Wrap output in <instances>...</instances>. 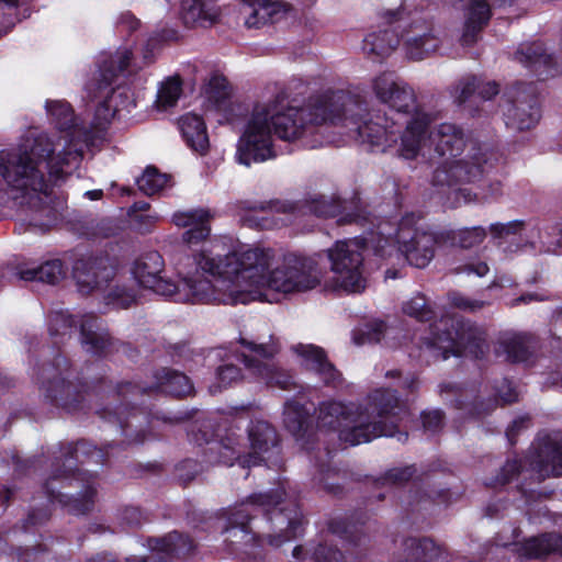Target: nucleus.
Returning a JSON list of instances; mask_svg holds the SVG:
<instances>
[{"label": "nucleus", "instance_id": "obj_1", "mask_svg": "<svg viewBox=\"0 0 562 562\" xmlns=\"http://www.w3.org/2000/svg\"><path fill=\"white\" fill-rule=\"evenodd\" d=\"M273 260L271 248L222 237L179 261L177 283L160 276L165 262L157 251L137 258L132 274L139 286L180 303H277L321 283L322 272L311 259L288 256L270 270Z\"/></svg>", "mask_w": 562, "mask_h": 562}, {"label": "nucleus", "instance_id": "obj_2", "mask_svg": "<svg viewBox=\"0 0 562 562\" xmlns=\"http://www.w3.org/2000/svg\"><path fill=\"white\" fill-rule=\"evenodd\" d=\"M371 88L376 99L389 105V114L363 115L362 104L344 91L327 92L307 109H284L278 99L257 102L238 139L236 161L249 167L274 158V135L316 148L338 143L337 134L385 150L397 142L400 126L407 127V121L420 111L416 109L413 89L394 72L375 75Z\"/></svg>", "mask_w": 562, "mask_h": 562}, {"label": "nucleus", "instance_id": "obj_3", "mask_svg": "<svg viewBox=\"0 0 562 562\" xmlns=\"http://www.w3.org/2000/svg\"><path fill=\"white\" fill-rule=\"evenodd\" d=\"M46 111L64 132L57 140L44 133L30 132L19 149V155L2 171V178L31 202L65 180L81 157V147L75 140L77 128L74 114L65 101H47Z\"/></svg>", "mask_w": 562, "mask_h": 562}, {"label": "nucleus", "instance_id": "obj_4", "mask_svg": "<svg viewBox=\"0 0 562 562\" xmlns=\"http://www.w3.org/2000/svg\"><path fill=\"white\" fill-rule=\"evenodd\" d=\"M430 117L424 112H416L407 127L401 134L398 151L406 159L423 157L432 159L434 153L442 159L435 171L437 184L452 186L470 182L479 178L484 169L476 156L459 158L465 146L463 131L452 123H441L428 132Z\"/></svg>", "mask_w": 562, "mask_h": 562}, {"label": "nucleus", "instance_id": "obj_5", "mask_svg": "<svg viewBox=\"0 0 562 562\" xmlns=\"http://www.w3.org/2000/svg\"><path fill=\"white\" fill-rule=\"evenodd\" d=\"M397 397L389 390H375L364 408L353 403L324 402L318 408V432H334L349 446L369 442L378 437L395 435L394 418Z\"/></svg>", "mask_w": 562, "mask_h": 562}, {"label": "nucleus", "instance_id": "obj_6", "mask_svg": "<svg viewBox=\"0 0 562 562\" xmlns=\"http://www.w3.org/2000/svg\"><path fill=\"white\" fill-rule=\"evenodd\" d=\"M375 252L392 256L401 252L406 260L417 268H425L435 256L439 237L417 226L414 214L405 215L394 227L390 222H381L378 226Z\"/></svg>", "mask_w": 562, "mask_h": 562}, {"label": "nucleus", "instance_id": "obj_7", "mask_svg": "<svg viewBox=\"0 0 562 562\" xmlns=\"http://www.w3.org/2000/svg\"><path fill=\"white\" fill-rule=\"evenodd\" d=\"M378 234L370 237L353 238L336 241L328 250L331 278L326 286L333 291L361 293L367 288V277L363 265L366 244H372L375 249Z\"/></svg>", "mask_w": 562, "mask_h": 562}, {"label": "nucleus", "instance_id": "obj_8", "mask_svg": "<svg viewBox=\"0 0 562 562\" xmlns=\"http://www.w3.org/2000/svg\"><path fill=\"white\" fill-rule=\"evenodd\" d=\"M435 330L424 342L435 358L447 359L450 355L480 358L487 348L484 331L457 317H442Z\"/></svg>", "mask_w": 562, "mask_h": 562}, {"label": "nucleus", "instance_id": "obj_9", "mask_svg": "<svg viewBox=\"0 0 562 562\" xmlns=\"http://www.w3.org/2000/svg\"><path fill=\"white\" fill-rule=\"evenodd\" d=\"M247 446L234 431L228 432L218 445L220 462L232 465L234 461L243 468L259 465L272 453L277 445V432L265 420H254L248 428Z\"/></svg>", "mask_w": 562, "mask_h": 562}, {"label": "nucleus", "instance_id": "obj_10", "mask_svg": "<svg viewBox=\"0 0 562 562\" xmlns=\"http://www.w3.org/2000/svg\"><path fill=\"white\" fill-rule=\"evenodd\" d=\"M132 60V53L128 48H120L110 61H103L100 67V80L88 85V92L93 98H104L102 103L95 110V126L103 127L108 124L122 108L123 92L110 88L114 77L119 74L136 68Z\"/></svg>", "mask_w": 562, "mask_h": 562}, {"label": "nucleus", "instance_id": "obj_11", "mask_svg": "<svg viewBox=\"0 0 562 562\" xmlns=\"http://www.w3.org/2000/svg\"><path fill=\"white\" fill-rule=\"evenodd\" d=\"M239 342L244 348L241 351L243 362L254 378L268 385L288 387L289 376L280 372L270 361L279 351V347L270 334L250 338L240 337Z\"/></svg>", "mask_w": 562, "mask_h": 562}, {"label": "nucleus", "instance_id": "obj_12", "mask_svg": "<svg viewBox=\"0 0 562 562\" xmlns=\"http://www.w3.org/2000/svg\"><path fill=\"white\" fill-rule=\"evenodd\" d=\"M283 495L284 492L278 490L273 494L255 495L250 501L252 505L262 507L263 512L269 515V520L277 529L274 535L269 536V542L276 547L295 538L302 526V515L295 505L281 506Z\"/></svg>", "mask_w": 562, "mask_h": 562}, {"label": "nucleus", "instance_id": "obj_13", "mask_svg": "<svg viewBox=\"0 0 562 562\" xmlns=\"http://www.w3.org/2000/svg\"><path fill=\"white\" fill-rule=\"evenodd\" d=\"M401 34L400 42L409 59L420 60L428 57L438 47V38L425 20L417 19L409 23L396 20Z\"/></svg>", "mask_w": 562, "mask_h": 562}, {"label": "nucleus", "instance_id": "obj_14", "mask_svg": "<svg viewBox=\"0 0 562 562\" xmlns=\"http://www.w3.org/2000/svg\"><path fill=\"white\" fill-rule=\"evenodd\" d=\"M114 277V269L105 260L79 261L74 267L78 290L89 294L94 290L104 291Z\"/></svg>", "mask_w": 562, "mask_h": 562}, {"label": "nucleus", "instance_id": "obj_15", "mask_svg": "<svg viewBox=\"0 0 562 562\" xmlns=\"http://www.w3.org/2000/svg\"><path fill=\"white\" fill-rule=\"evenodd\" d=\"M63 323L65 327L80 326L81 342L88 352L99 353L105 349L108 342V334L101 330L94 316H83L78 319L75 316L58 314L50 321V331L53 326Z\"/></svg>", "mask_w": 562, "mask_h": 562}, {"label": "nucleus", "instance_id": "obj_16", "mask_svg": "<svg viewBox=\"0 0 562 562\" xmlns=\"http://www.w3.org/2000/svg\"><path fill=\"white\" fill-rule=\"evenodd\" d=\"M250 512L248 505L236 508L228 518L229 526L226 528V540L233 546L236 552L255 554L256 537L248 528Z\"/></svg>", "mask_w": 562, "mask_h": 562}, {"label": "nucleus", "instance_id": "obj_17", "mask_svg": "<svg viewBox=\"0 0 562 562\" xmlns=\"http://www.w3.org/2000/svg\"><path fill=\"white\" fill-rule=\"evenodd\" d=\"M300 363L307 370L315 372L325 384L337 385L340 381L339 372L328 362L325 352L317 346L300 344L293 347Z\"/></svg>", "mask_w": 562, "mask_h": 562}, {"label": "nucleus", "instance_id": "obj_18", "mask_svg": "<svg viewBox=\"0 0 562 562\" xmlns=\"http://www.w3.org/2000/svg\"><path fill=\"white\" fill-rule=\"evenodd\" d=\"M213 214L206 209H195L177 212L172 215V222L179 227H188L183 233V240L194 244L204 240L211 233L210 222Z\"/></svg>", "mask_w": 562, "mask_h": 562}, {"label": "nucleus", "instance_id": "obj_19", "mask_svg": "<svg viewBox=\"0 0 562 562\" xmlns=\"http://www.w3.org/2000/svg\"><path fill=\"white\" fill-rule=\"evenodd\" d=\"M240 13L246 26L259 27L279 20L285 5L279 0H241Z\"/></svg>", "mask_w": 562, "mask_h": 562}, {"label": "nucleus", "instance_id": "obj_20", "mask_svg": "<svg viewBox=\"0 0 562 562\" xmlns=\"http://www.w3.org/2000/svg\"><path fill=\"white\" fill-rule=\"evenodd\" d=\"M149 548L151 553L146 558H133V562H167L165 557L171 554H187L193 548V542L188 537H184L178 532L169 533L161 539L149 540Z\"/></svg>", "mask_w": 562, "mask_h": 562}, {"label": "nucleus", "instance_id": "obj_21", "mask_svg": "<svg viewBox=\"0 0 562 562\" xmlns=\"http://www.w3.org/2000/svg\"><path fill=\"white\" fill-rule=\"evenodd\" d=\"M439 548L428 538H407L393 553L392 562H430L439 554Z\"/></svg>", "mask_w": 562, "mask_h": 562}, {"label": "nucleus", "instance_id": "obj_22", "mask_svg": "<svg viewBox=\"0 0 562 562\" xmlns=\"http://www.w3.org/2000/svg\"><path fill=\"white\" fill-rule=\"evenodd\" d=\"M205 94L211 103L206 112L215 111L223 113V119L231 121L229 112L234 105L228 99L229 92L226 78L220 74H213L206 83Z\"/></svg>", "mask_w": 562, "mask_h": 562}, {"label": "nucleus", "instance_id": "obj_23", "mask_svg": "<svg viewBox=\"0 0 562 562\" xmlns=\"http://www.w3.org/2000/svg\"><path fill=\"white\" fill-rule=\"evenodd\" d=\"M490 19V8L485 0H470L465 13L464 30L461 36L463 45H472L477 34Z\"/></svg>", "mask_w": 562, "mask_h": 562}, {"label": "nucleus", "instance_id": "obj_24", "mask_svg": "<svg viewBox=\"0 0 562 562\" xmlns=\"http://www.w3.org/2000/svg\"><path fill=\"white\" fill-rule=\"evenodd\" d=\"M517 59L521 63H526L538 72L539 76H554L559 71L558 61L553 59L552 55L546 53L543 45L540 43L524 46V48L518 52Z\"/></svg>", "mask_w": 562, "mask_h": 562}, {"label": "nucleus", "instance_id": "obj_25", "mask_svg": "<svg viewBox=\"0 0 562 562\" xmlns=\"http://www.w3.org/2000/svg\"><path fill=\"white\" fill-rule=\"evenodd\" d=\"M539 119L540 109L536 99L528 102L519 99L506 113V124L518 131L533 127Z\"/></svg>", "mask_w": 562, "mask_h": 562}, {"label": "nucleus", "instance_id": "obj_26", "mask_svg": "<svg viewBox=\"0 0 562 562\" xmlns=\"http://www.w3.org/2000/svg\"><path fill=\"white\" fill-rule=\"evenodd\" d=\"M179 126L183 138L191 149L200 154H204L207 150L209 137L202 117L188 113L180 119Z\"/></svg>", "mask_w": 562, "mask_h": 562}, {"label": "nucleus", "instance_id": "obj_27", "mask_svg": "<svg viewBox=\"0 0 562 562\" xmlns=\"http://www.w3.org/2000/svg\"><path fill=\"white\" fill-rule=\"evenodd\" d=\"M397 25L368 34L363 41V50L378 57L389 56L400 44Z\"/></svg>", "mask_w": 562, "mask_h": 562}, {"label": "nucleus", "instance_id": "obj_28", "mask_svg": "<svg viewBox=\"0 0 562 562\" xmlns=\"http://www.w3.org/2000/svg\"><path fill=\"white\" fill-rule=\"evenodd\" d=\"M520 553L527 558H542L549 554L562 555V537L557 533L531 537L521 544Z\"/></svg>", "mask_w": 562, "mask_h": 562}, {"label": "nucleus", "instance_id": "obj_29", "mask_svg": "<svg viewBox=\"0 0 562 562\" xmlns=\"http://www.w3.org/2000/svg\"><path fill=\"white\" fill-rule=\"evenodd\" d=\"M498 91V85L495 81H482L473 77L458 85L456 98L459 103H463L476 94L482 100H490L492 97L496 95Z\"/></svg>", "mask_w": 562, "mask_h": 562}, {"label": "nucleus", "instance_id": "obj_30", "mask_svg": "<svg viewBox=\"0 0 562 562\" xmlns=\"http://www.w3.org/2000/svg\"><path fill=\"white\" fill-rule=\"evenodd\" d=\"M19 276L25 281H41L55 284L65 277V269L60 260L54 259L36 268L21 270Z\"/></svg>", "mask_w": 562, "mask_h": 562}, {"label": "nucleus", "instance_id": "obj_31", "mask_svg": "<svg viewBox=\"0 0 562 562\" xmlns=\"http://www.w3.org/2000/svg\"><path fill=\"white\" fill-rule=\"evenodd\" d=\"M453 194L456 196V201L450 204L452 207H456L461 203L491 202L502 196L503 184L499 180H488L484 181L481 186L480 192H467L465 190H460L459 192H453Z\"/></svg>", "mask_w": 562, "mask_h": 562}, {"label": "nucleus", "instance_id": "obj_32", "mask_svg": "<svg viewBox=\"0 0 562 562\" xmlns=\"http://www.w3.org/2000/svg\"><path fill=\"white\" fill-rule=\"evenodd\" d=\"M536 469L540 475H560L562 470V442L547 443L540 448Z\"/></svg>", "mask_w": 562, "mask_h": 562}, {"label": "nucleus", "instance_id": "obj_33", "mask_svg": "<svg viewBox=\"0 0 562 562\" xmlns=\"http://www.w3.org/2000/svg\"><path fill=\"white\" fill-rule=\"evenodd\" d=\"M307 415L308 411L295 402H288L284 406V426L297 440H303L308 432Z\"/></svg>", "mask_w": 562, "mask_h": 562}, {"label": "nucleus", "instance_id": "obj_34", "mask_svg": "<svg viewBox=\"0 0 562 562\" xmlns=\"http://www.w3.org/2000/svg\"><path fill=\"white\" fill-rule=\"evenodd\" d=\"M293 558L299 562H345L342 553L327 543H319L305 551L296 547Z\"/></svg>", "mask_w": 562, "mask_h": 562}, {"label": "nucleus", "instance_id": "obj_35", "mask_svg": "<svg viewBox=\"0 0 562 562\" xmlns=\"http://www.w3.org/2000/svg\"><path fill=\"white\" fill-rule=\"evenodd\" d=\"M497 352L505 353L512 362L525 361L528 358V338L522 334L506 333L499 339Z\"/></svg>", "mask_w": 562, "mask_h": 562}, {"label": "nucleus", "instance_id": "obj_36", "mask_svg": "<svg viewBox=\"0 0 562 562\" xmlns=\"http://www.w3.org/2000/svg\"><path fill=\"white\" fill-rule=\"evenodd\" d=\"M156 387L175 396L189 395L193 389L190 380L184 374L169 369L162 370Z\"/></svg>", "mask_w": 562, "mask_h": 562}, {"label": "nucleus", "instance_id": "obj_37", "mask_svg": "<svg viewBox=\"0 0 562 562\" xmlns=\"http://www.w3.org/2000/svg\"><path fill=\"white\" fill-rule=\"evenodd\" d=\"M182 93V82L178 76L164 80L157 92L156 106L160 111H167L175 106Z\"/></svg>", "mask_w": 562, "mask_h": 562}, {"label": "nucleus", "instance_id": "obj_38", "mask_svg": "<svg viewBox=\"0 0 562 562\" xmlns=\"http://www.w3.org/2000/svg\"><path fill=\"white\" fill-rule=\"evenodd\" d=\"M169 181V176L160 173L154 167H148L143 175L137 178V186L143 193L153 195L168 187Z\"/></svg>", "mask_w": 562, "mask_h": 562}, {"label": "nucleus", "instance_id": "obj_39", "mask_svg": "<svg viewBox=\"0 0 562 562\" xmlns=\"http://www.w3.org/2000/svg\"><path fill=\"white\" fill-rule=\"evenodd\" d=\"M278 213H283L285 216L274 218V216L270 220L268 217H261L262 223L259 225L262 228H272L279 227L281 225H285L291 222V216H297V214L303 212L296 207V205L292 203H277L273 206Z\"/></svg>", "mask_w": 562, "mask_h": 562}, {"label": "nucleus", "instance_id": "obj_40", "mask_svg": "<svg viewBox=\"0 0 562 562\" xmlns=\"http://www.w3.org/2000/svg\"><path fill=\"white\" fill-rule=\"evenodd\" d=\"M486 237L485 228L481 226L462 228L458 231L453 239L463 248H471L481 244Z\"/></svg>", "mask_w": 562, "mask_h": 562}, {"label": "nucleus", "instance_id": "obj_41", "mask_svg": "<svg viewBox=\"0 0 562 562\" xmlns=\"http://www.w3.org/2000/svg\"><path fill=\"white\" fill-rule=\"evenodd\" d=\"M403 311L408 316L415 317L422 322L429 321L432 317V311L427 307L426 299L420 294L405 302Z\"/></svg>", "mask_w": 562, "mask_h": 562}, {"label": "nucleus", "instance_id": "obj_42", "mask_svg": "<svg viewBox=\"0 0 562 562\" xmlns=\"http://www.w3.org/2000/svg\"><path fill=\"white\" fill-rule=\"evenodd\" d=\"M94 491L89 488L83 495H81V499L67 497V501H64V495H57L53 497V502L58 501L59 503L67 506L71 512L76 514L86 513L93 503Z\"/></svg>", "mask_w": 562, "mask_h": 562}, {"label": "nucleus", "instance_id": "obj_43", "mask_svg": "<svg viewBox=\"0 0 562 562\" xmlns=\"http://www.w3.org/2000/svg\"><path fill=\"white\" fill-rule=\"evenodd\" d=\"M540 240L549 252L562 254V226H551L540 234Z\"/></svg>", "mask_w": 562, "mask_h": 562}, {"label": "nucleus", "instance_id": "obj_44", "mask_svg": "<svg viewBox=\"0 0 562 562\" xmlns=\"http://www.w3.org/2000/svg\"><path fill=\"white\" fill-rule=\"evenodd\" d=\"M137 294L134 290L115 286L106 295V303L115 307L125 308L136 301Z\"/></svg>", "mask_w": 562, "mask_h": 562}, {"label": "nucleus", "instance_id": "obj_45", "mask_svg": "<svg viewBox=\"0 0 562 562\" xmlns=\"http://www.w3.org/2000/svg\"><path fill=\"white\" fill-rule=\"evenodd\" d=\"M524 227L522 221H512L508 223H494L490 226V232L494 237H507L518 234Z\"/></svg>", "mask_w": 562, "mask_h": 562}, {"label": "nucleus", "instance_id": "obj_46", "mask_svg": "<svg viewBox=\"0 0 562 562\" xmlns=\"http://www.w3.org/2000/svg\"><path fill=\"white\" fill-rule=\"evenodd\" d=\"M450 303L463 311L474 312L483 307L484 303L477 300H471L460 293H451L449 295Z\"/></svg>", "mask_w": 562, "mask_h": 562}, {"label": "nucleus", "instance_id": "obj_47", "mask_svg": "<svg viewBox=\"0 0 562 562\" xmlns=\"http://www.w3.org/2000/svg\"><path fill=\"white\" fill-rule=\"evenodd\" d=\"M307 209L318 217H328L335 215L336 206L329 203L325 198H321L313 200Z\"/></svg>", "mask_w": 562, "mask_h": 562}, {"label": "nucleus", "instance_id": "obj_48", "mask_svg": "<svg viewBox=\"0 0 562 562\" xmlns=\"http://www.w3.org/2000/svg\"><path fill=\"white\" fill-rule=\"evenodd\" d=\"M240 379V371L237 367L225 364L217 370V380L223 386H227Z\"/></svg>", "mask_w": 562, "mask_h": 562}, {"label": "nucleus", "instance_id": "obj_49", "mask_svg": "<svg viewBox=\"0 0 562 562\" xmlns=\"http://www.w3.org/2000/svg\"><path fill=\"white\" fill-rule=\"evenodd\" d=\"M442 424V413L440 411H431L423 414V425L426 429L435 431Z\"/></svg>", "mask_w": 562, "mask_h": 562}, {"label": "nucleus", "instance_id": "obj_50", "mask_svg": "<svg viewBox=\"0 0 562 562\" xmlns=\"http://www.w3.org/2000/svg\"><path fill=\"white\" fill-rule=\"evenodd\" d=\"M413 473L414 470L409 467L404 469H393L387 473L386 480L392 483H402L412 477Z\"/></svg>", "mask_w": 562, "mask_h": 562}, {"label": "nucleus", "instance_id": "obj_51", "mask_svg": "<svg viewBox=\"0 0 562 562\" xmlns=\"http://www.w3.org/2000/svg\"><path fill=\"white\" fill-rule=\"evenodd\" d=\"M490 268L485 262L477 261L465 265L458 269V272H464L468 274H475L477 277H484L488 272Z\"/></svg>", "mask_w": 562, "mask_h": 562}, {"label": "nucleus", "instance_id": "obj_52", "mask_svg": "<svg viewBox=\"0 0 562 562\" xmlns=\"http://www.w3.org/2000/svg\"><path fill=\"white\" fill-rule=\"evenodd\" d=\"M519 468H520V465L518 464L517 461H508L506 463V465L504 467V472L506 474L503 475L498 482L501 484H505L506 482H508L510 480V475L517 473L519 471Z\"/></svg>", "mask_w": 562, "mask_h": 562}, {"label": "nucleus", "instance_id": "obj_53", "mask_svg": "<svg viewBox=\"0 0 562 562\" xmlns=\"http://www.w3.org/2000/svg\"><path fill=\"white\" fill-rule=\"evenodd\" d=\"M383 327H384L383 323L376 324V330L374 331V334L370 335L369 333H367L368 337L366 339H362V340H359L357 337H355V342L357 345H361V344H364L366 341H368V342H378V341H380ZM362 334H366V333L363 331Z\"/></svg>", "mask_w": 562, "mask_h": 562}, {"label": "nucleus", "instance_id": "obj_54", "mask_svg": "<svg viewBox=\"0 0 562 562\" xmlns=\"http://www.w3.org/2000/svg\"><path fill=\"white\" fill-rule=\"evenodd\" d=\"M64 386H65V382H64V380H60V379L49 382L47 386L43 385V387L47 392V396L53 397V398L56 397V391L58 389H64Z\"/></svg>", "mask_w": 562, "mask_h": 562}, {"label": "nucleus", "instance_id": "obj_55", "mask_svg": "<svg viewBox=\"0 0 562 562\" xmlns=\"http://www.w3.org/2000/svg\"><path fill=\"white\" fill-rule=\"evenodd\" d=\"M543 299H544V296H542V295H539L537 293H530L527 295L519 296L518 299L514 300L510 304L518 305L520 303H529L532 301H542Z\"/></svg>", "mask_w": 562, "mask_h": 562}, {"label": "nucleus", "instance_id": "obj_56", "mask_svg": "<svg viewBox=\"0 0 562 562\" xmlns=\"http://www.w3.org/2000/svg\"><path fill=\"white\" fill-rule=\"evenodd\" d=\"M398 385L406 389H412L415 385V378L407 376L405 379L400 380Z\"/></svg>", "mask_w": 562, "mask_h": 562}, {"label": "nucleus", "instance_id": "obj_57", "mask_svg": "<svg viewBox=\"0 0 562 562\" xmlns=\"http://www.w3.org/2000/svg\"><path fill=\"white\" fill-rule=\"evenodd\" d=\"M89 562H113V559L109 554H99L90 559Z\"/></svg>", "mask_w": 562, "mask_h": 562}, {"label": "nucleus", "instance_id": "obj_58", "mask_svg": "<svg viewBox=\"0 0 562 562\" xmlns=\"http://www.w3.org/2000/svg\"><path fill=\"white\" fill-rule=\"evenodd\" d=\"M85 195L88 196L90 200H99L102 196V191L101 190H91V191H87L85 193Z\"/></svg>", "mask_w": 562, "mask_h": 562}, {"label": "nucleus", "instance_id": "obj_59", "mask_svg": "<svg viewBox=\"0 0 562 562\" xmlns=\"http://www.w3.org/2000/svg\"><path fill=\"white\" fill-rule=\"evenodd\" d=\"M505 403H513L517 400V394L514 392H510L506 396L502 397Z\"/></svg>", "mask_w": 562, "mask_h": 562}, {"label": "nucleus", "instance_id": "obj_60", "mask_svg": "<svg viewBox=\"0 0 562 562\" xmlns=\"http://www.w3.org/2000/svg\"><path fill=\"white\" fill-rule=\"evenodd\" d=\"M386 278L395 279L396 274H395V272H392V271L387 270L386 271Z\"/></svg>", "mask_w": 562, "mask_h": 562}, {"label": "nucleus", "instance_id": "obj_61", "mask_svg": "<svg viewBox=\"0 0 562 562\" xmlns=\"http://www.w3.org/2000/svg\"><path fill=\"white\" fill-rule=\"evenodd\" d=\"M406 438H407V435H406V434H402V432H400V434H398V440H400V441H405V440H406Z\"/></svg>", "mask_w": 562, "mask_h": 562}, {"label": "nucleus", "instance_id": "obj_62", "mask_svg": "<svg viewBox=\"0 0 562 562\" xmlns=\"http://www.w3.org/2000/svg\"><path fill=\"white\" fill-rule=\"evenodd\" d=\"M220 389H221L220 386H212L211 392L216 393L217 391H220Z\"/></svg>", "mask_w": 562, "mask_h": 562}, {"label": "nucleus", "instance_id": "obj_63", "mask_svg": "<svg viewBox=\"0 0 562 562\" xmlns=\"http://www.w3.org/2000/svg\"><path fill=\"white\" fill-rule=\"evenodd\" d=\"M357 221H359V215H356L348 220V222H357Z\"/></svg>", "mask_w": 562, "mask_h": 562}, {"label": "nucleus", "instance_id": "obj_64", "mask_svg": "<svg viewBox=\"0 0 562 562\" xmlns=\"http://www.w3.org/2000/svg\"><path fill=\"white\" fill-rule=\"evenodd\" d=\"M395 374H397V375H398L400 373H398V372H396V371H392V372H389V373H387V376H390V375H395Z\"/></svg>", "mask_w": 562, "mask_h": 562}]
</instances>
